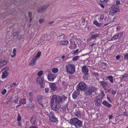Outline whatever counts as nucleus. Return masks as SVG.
I'll list each match as a JSON object with an SVG mask.
<instances>
[{
	"instance_id": "obj_1",
	"label": "nucleus",
	"mask_w": 128,
	"mask_h": 128,
	"mask_svg": "<svg viewBox=\"0 0 128 128\" xmlns=\"http://www.w3.org/2000/svg\"><path fill=\"white\" fill-rule=\"evenodd\" d=\"M67 98L64 96L54 95L51 99L52 108L54 111L58 110L61 107L60 103L63 102Z\"/></svg>"
},
{
	"instance_id": "obj_2",
	"label": "nucleus",
	"mask_w": 128,
	"mask_h": 128,
	"mask_svg": "<svg viewBox=\"0 0 128 128\" xmlns=\"http://www.w3.org/2000/svg\"><path fill=\"white\" fill-rule=\"evenodd\" d=\"M69 122L72 125L74 126L77 128H80L82 125V122L76 118H74L71 119Z\"/></svg>"
},
{
	"instance_id": "obj_3",
	"label": "nucleus",
	"mask_w": 128,
	"mask_h": 128,
	"mask_svg": "<svg viewBox=\"0 0 128 128\" xmlns=\"http://www.w3.org/2000/svg\"><path fill=\"white\" fill-rule=\"evenodd\" d=\"M97 90V89L93 86H89L85 90L84 94L86 96L92 95V93Z\"/></svg>"
},
{
	"instance_id": "obj_4",
	"label": "nucleus",
	"mask_w": 128,
	"mask_h": 128,
	"mask_svg": "<svg viewBox=\"0 0 128 128\" xmlns=\"http://www.w3.org/2000/svg\"><path fill=\"white\" fill-rule=\"evenodd\" d=\"M67 72L70 74H73L75 71V66L73 64H68L66 66Z\"/></svg>"
},
{
	"instance_id": "obj_5",
	"label": "nucleus",
	"mask_w": 128,
	"mask_h": 128,
	"mask_svg": "<svg viewBox=\"0 0 128 128\" xmlns=\"http://www.w3.org/2000/svg\"><path fill=\"white\" fill-rule=\"evenodd\" d=\"M86 87V84L82 82H80L77 86L76 89L80 91V90L84 91L85 90Z\"/></svg>"
},
{
	"instance_id": "obj_6",
	"label": "nucleus",
	"mask_w": 128,
	"mask_h": 128,
	"mask_svg": "<svg viewBox=\"0 0 128 128\" xmlns=\"http://www.w3.org/2000/svg\"><path fill=\"white\" fill-rule=\"evenodd\" d=\"M9 69V68L8 67H5L2 69L1 72H2V78H6L8 76V74L7 72Z\"/></svg>"
},
{
	"instance_id": "obj_7",
	"label": "nucleus",
	"mask_w": 128,
	"mask_h": 128,
	"mask_svg": "<svg viewBox=\"0 0 128 128\" xmlns=\"http://www.w3.org/2000/svg\"><path fill=\"white\" fill-rule=\"evenodd\" d=\"M48 117L50 120L52 122H56L57 121V118L54 116V113L52 112H50L48 114Z\"/></svg>"
},
{
	"instance_id": "obj_8",
	"label": "nucleus",
	"mask_w": 128,
	"mask_h": 128,
	"mask_svg": "<svg viewBox=\"0 0 128 128\" xmlns=\"http://www.w3.org/2000/svg\"><path fill=\"white\" fill-rule=\"evenodd\" d=\"M123 33V32H119L117 34L114 36L110 40H116L120 38L122 36Z\"/></svg>"
},
{
	"instance_id": "obj_9",
	"label": "nucleus",
	"mask_w": 128,
	"mask_h": 128,
	"mask_svg": "<svg viewBox=\"0 0 128 128\" xmlns=\"http://www.w3.org/2000/svg\"><path fill=\"white\" fill-rule=\"evenodd\" d=\"M102 99L100 98L99 97H97L94 100L95 105L97 106H101Z\"/></svg>"
},
{
	"instance_id": "obj_10",
	"label": "nucleus",
	"mask_w": 128,
	"mask_h": 128,
	"mask_svg": "<svg viewBox=\"0 0 128 128\" xmlns=\"http://www.w3.org/2000/svg\"><path fill=\"white\" fill-rule=\"evenodd\" d=\"M49 5L47 4L43 6L40 7L37 9V11L38 13H42L44 12L48 7Z\"/></svg>"
},
{
	"instance_id": "obj_11",
	"label": "nucleus",
	"mask_w": 128,
	"mask_h": 128,
	"mask_svg": "<svg viewBox=\"0 0 128 128\" xmlns=\"http://www.w3.org/2000/svg\"><path fill=\"white\" fill-rule=\"evenodd\" d=\"M76 39L75 38L74 39H70V41L71 43V45L70 46L69 48L70 49H73L76 46V45L75 42Z\"/></svg>"
},
{
	"instance_id": "obj_12",
	"label": "nucleus",
	"mask_w": 128,
	"mask_h": 128,
	"mask_svg": "<svg viewBox=\"0 0 128 128\" xmlns=\"http://www.w3.org/2000/svg\"><path fill=\"white\" fill-rule=\"evenodd\" d=\"M36 100L39 104H40L42 107H44V105L42 102L43 97L41 96L38 95L36 97Z\"/></svg>"
},
{
	"instance_id": "obj_13",
	"label": "nucleus",
	"mask_w": 128,
	"mask_h": 128,
	"mask_svg": "<svg viewBox=\"0 0 128 128\" xmlns=\"http://www.w3.org/2000/svg\"><path fill=\"white\" fill-rule=\"evenodd\" d=\"M49 86L51 89L50 91V92L52 93L56 90V87L54 83H50Z\"/></svg>"
},
{
	"instance_id": "obj_14",
	"label": "nucleus",
	"mask_w": 128,
	"mask_h": 128,
	"mask_svg": "<svg viewBox=\"0 0 128 128\" xmlns=\"http://www.w3.org/2000/svg\"><path fill=\"white\" fill-rule=\"evenodd\" d=\"M56 78V76L54 74H49L47 76V78L48 80L50 81H52L54 80Z\"/></svg>"
},
{
	"instance_id": "obj_15",
	"label": "nucleus",
	"mask_w": 128,
	"mask_h": 128,
	"mask_svg": "<svg viewBox=\"0 0 128 128\" xmlns=\"http://www.w3.org/2000/svg\"><path fill=\"white\" fill-rule=\"evenodd\" d=\"M37 121L36 116L35 114L32 116L30 119V122L31 124H34Z\"/></svg>"
},
{
	"instance_id": "obj_16",
	"label": "nucleus",
	"mask_w": 128,
	"mask_h": 128,
	"mask_svg": "<svg viewBox=\"0 0 128 128\" xmlns=\"http://www.w3.org/2000/svg\"><path fill=\"white\" fill-rule=\"evenodd\" d=\"M80 91L77 89L72 94V97L74 99H75L78 97L80 94Z\"/></svg>"
},
{
	"instance_id": "obj_17",
	"label": "nucleus",
	"mask_w": 128,
	"mask_h": 128,
	"mask_svg": "<svg viewBox=\"0 0 128 128\" xmlns=\"http://www.w3.org/2000/svg\"><path fill=\"white\" fill-rule=\"evenodd\" d=\"M36 60H37L34 58H32L29 63V65L31 66H34L36 64Z\"/></svg>"
},
{
	"instance_id": "obj_18",
	"label": "nucleus",
	"mask_w": 128,
	"mask_h": 128,
	"mask_svg": "<svg viewBox=\"0 0 128 128\" xmlns=\"http://www.w3.org/2000/svg\"><path fill=\"white\" fill-rule=\"evenodd\" d=\"M27 98L29 102H32L34 100L33 92H30Z\"/></svg>"
},
{
	"instance_id": "obj_19",
	"label": "nucleus",
	"mask_w": 128,
	"mask_h": 128,
	"mask_svg": "<svg viewBox=\"0 0 128 128\" xmlns=\"http://www.w3.org/2000/svg\"><path fill=\"white\" fill-rule=\"evenodd\" d=\"M82 71L84 74L88 73V69L86 65L82 67Z\"/></svg>"
},
{
	"instance_id": "obj_20",
	"label": "nucleus",
	"mask_w": 128,
	"mask_h": 128,
	"mask_svg": "<svg viewBox=\"0 0 128 128\" xmlns=\"http://www.w3.org/2000/svg\"><path fill=\"white\" fill-rule=\"evenodd\" d=\"M68 40H62L58 41L57 42V45L59 44L61 45H64L68 44Z\"/></svg>"
},
{
	"instance_id": "obj_21",
	"label": "nucleus",
	"mask_w": 128,
	"mask_h": 128,
	"mask_svg": "<svg viewBox=\"0 0 128 128\" xmlns=\"http://www.w3.org/2000/svg\"><path fill=\"white\" fill-rule=\"evenodd\" d=\"M99 82L103 88H106L108 85L107 83L104 81H100Z\"/></svg>"
},
{
	"instance_id": "obj_22",
	"label": "nucleus",
	"mask_w": 128,
	"mask_h": 128,
	"mask_svg": "<svg viewBox=\"0 0 128 128\" xmlns=\"http://www.w3.org/2000/svg\"><path fill=\"white\" fill-rule=\"evenodd\" d=\"M102 103L103 105L108 108H110L111 106V105L106 100L102 102Z\"/></svg>"
},
{
	"instance_id": "obj_23",
	"label": "nucleus",
	"mask_w": 128,
	"mask_h": 128,
	"mask_svg": "<svg viewBox=\"0 0 128 128\" xmlns=\"http://www.w3.org/2000/svg\"><path fill=\"white\" fill-rule=\"evenodd\" d=\"M112 8L115 10L116 12H118L120 10L119 6L117 4L113 5L112 7Z\"/></svg>"
},
{
	"instance_id": "obj_24",
	"label": "nucleus",
	"mask_w": 128,
	"mask_h": 128,
	"mask_svg": "<svg viewBox=\"0 0 128 128\" xmlns=\"http://www.w3.org/2000/svg\"><path fill=\"white\" fill-rule=\"evenodd\" d=\"M35 106V105L32 102H30L28 106V107L29 108L32 109H34V108Z\"/></svg>"
},
{
	"instance_id": "obj_25",
	"label": "nucleus",
	"mask_w": 128,
	"mask_h": 128,
	"mask_svg": "<svg viewBox=\"0 0 128 128\" xmlns=\"http://www.w3.org/2000/svg\"><path fill=\"white\" fill-rule=\"evenodd\" d=\"M107 79L109 81L112 83H113V78L112 76H109L107 78Z\"/></svg>"
},
{
	"instance_id": "obj_26",
	"label": "nucleus",
	"mask_w": 128,
	"mask_h": 128,
	"mask_svg": "<svg viewBox=\"0 0 128 128\" xmlns=\"http://www.w3.org/2000/svg\"><path fill=\"white\" fill-rule=\"evenodd\" d=\"M8 62L7 60L0 61V66H2L6 64Z\"/></svg>"
},
{
	"instance_id": "obj_27",
	"label": "nucleus",
	"mask_w": 128,
	"mask_h": 128,
	"mask_svg": "<svg viewBox=\"0 0 128 128\" xmlns=\"http://www.w3.org/2000/svg\"><path fill=\"white\" fill-rule=\"evenodd\" d=\"M19 102L20 103L22 104H25L26 103V99L23 98L20 100Z\"/></svg>"
},
{
	"instance_id": "obj_28",
	"label": "nucleus",
	"mask_w": 128,
	"mask_h": 128,
	"mask_svg": "<svg viewBox=\"0 0 128 128\" xmlns=\"http://www.w3.org/2000/svg\"><path fill=\"white\" fill-rule=\"evenodd\" d=\"M94 24L97 26H100L102 24L101 23L98 22L96 20H94L93 22Z\"/></svg>"
},
{
	"instance_id": "obj_29",
	"label": "nucleus",
	"mask_w": 128,
	"mask_h": 128,
	"mask_svg": "<svg viewBox=\"0 0 128 128\" xmlns=\"http://www.w3.org/2000/svg\"><path fill=\"white\" fill-rule=\"evenodd\" d=\"M41 52L40 51L38 52L36 56L34 57V58L37 60L38 58H40V56L41 55Z\"/></svg>"
},
{
	"instance_id": "obj_30",
	"label": "nucleus",
	"mask_w": 128,
	"mask_h": 128,
	"mask_svg": "<svg viewBox=\"0 0 128 128\" xmlns=\"http://www.w3.org/2000/svg\"><path fill=\"white\" fill-rule=\"evenodd\" d=\"M80 112L79 110H78L75 112V114L76 116L78 117H80Z\"/></svg>"
},
{
	"instance_id": "obj_31",
	"label": "nucleus",
	"mask_w": 128,
	"mask_h": 128,
	"mask_svg": "<svg viewBox=\"0 0 128 128\" xmlns=\"http://www.w3.org/2000/svg\"><path fill=\"white\" fill-rule=\"evenodd\" d=\"M84 74V75L83 76V78L84 80H87L88 79V73H86Z\"/></svg>"
},
{
	"instance_id": "obj_32",
	"label": "nucleus",
	"mask_w": 128,
	"mask_h": 128,
	"mask_svg": "<svg viewBox=\"0 0 128 128\" xmlns=\"http://www.w3.org/2000/svg\"><path fill=\"white\" fill-rule=\"evenodd\" d=\"M43 81V80L40 78H38L36 79L37 82L38 84H40Z\"/></svg>"
},
{
	"instance_id": "obj_33",
	"label": "nucleus",
	"mask_w": 128,
	"mask_h": 128,
	"mask_svg": "<svg viewBox=\"0 0 128 128\" xmlns=\"http://www.w3.org/2000/svg\"><path fill=\"white\" fill-rule=\"evenodd\" d=\"M52 71L53 73H57L58 71V70L57 68H54L52 69Z\"/></svg>"
},
{
	"instance_id": "obj_34",
	"label": "nucleus",
	"mask_w": 128,
	"mask_h": 128,
	"mask_svg": "<svg viewBox=\"0 0 128 128\" xmlns=\"http://www.w3.org/2000/svg\"><path fill=\"white\" fill-rule=\"evenodd\" d=\"M98 36V34H94V35H92L91 36L90 38L91 39L92 38L93 39H95V38H97Z\"/></svg>"
},
{
	"instance_id": "obj_35",
	"label": "nucleus",
	"mask_w": 128,
	"mask_h": 128,
	"mask_svg": "<svg viewBox=\"0 0 128 128\" xmlns=\"http://www.w3.org/2000/svg\"><path fill=\"white\" fill-rule=\"evenodd\" d=\"M70 39L75 38L74 37V34L73 33H71L70 35Z\"/></svg>"
},
{
	"instance_id": "obj_36",
	"label": "nucleus",
	"mask_w": 128,
	"mask_h": 128,
	"mask_svg": "<svg viewBox=\"0 0 128 128\" xmlns=\"http://www.w3.org/2000/svg\"><path fill=\"white\" fill-rule=\"evenodd\" d=\"M44 90L46 93H48L50 91V88H45Z\"/></svg>"
},
{
	"instance_id": "obj_37",
	"label": "nucleus",
	"mask_w": 128,
	"mask_h": 128,
	"mask_svg": "<svg viewBox=\"0 0 128 128\" xmlns=\"http://www.w3.org/2000/svg\"><path fill=\"white\" fill-rule=\"evenodd\" d=\"M117 12H116L115 10L112 8L110 11V12L111 14H114L116 13Z\"/></svg>"
},
{
	"instance_id": "obj_38",
	"label": "nucleus",
	"mask_w": 128,
	"mask_h": 128,
	"mask_svg": "<svg viewBox=\"0 0 128 128\" xmlns=\"http://www.w3.org/2000/svg\"><path fill=\"white\" fill-rule=\"evenodd\" d=\"M79 56H76L72 58V60L74 61L77 60L79 57Z\"/></svg>"
},
{
	"instance_id": "obj_39",
	"label": "nucleus",
	"mask_w": 128,
	"mask_h": 128,
	"mask_svg": "<svg viewBox=\"0 0 128 128\" xmlns=\"http://www.w3.org/2000/svg\"><path fill=\"white\" fill-rule=\"evenodd\" d=\"M40 84V86L41 88H44V87L45 86L44 83L43 81Z\"/></svg>"
},
{
	"instance_id": "obj_40",
	"label": "nucleus",
	"mask_w": 128,
	"mask_h": 128,
	"mask_svg": "<svg viewBox=\"0 0 128 128\" xmlns=\"http://www.w3.org/2000/svg\"><path fill=\"white\" fill-rule=\"evenodd\" d=\"M43 74V72L40 70V71L38 73V75L39 76H40Z\"/></svg>"
},
{
	"instance_id": "obj_41",
	"label": "nucleus",
	"mask_w": 128,
	"mask_h": 128,
	"mask_svg": "<svg viewBox=\"0 0 128 128\" xmlns=\"http://www.w3.org/2000/svg\"><path fill=\"white\" fill-rule=\"evenodd\" d=\"M21 120V117L20 116V114L19 113H18V116L17 117V121H18L19 122V121H20Z\"/></svg>"
},
{
	"instance_id": "obj_42",
	"label": "nucleus",
	"mask_w": 128,
	"mask_h": 128,
	"mask_svg": "<svg viewBox=\"0 0 128 128\" xmlns=\"http://www.w3.org/2000/svg\"><path fill=\"white\" fill-rule=\"evenodd\" d=\"M98 4L101 7L103 8H104V4L102 3H99Z\"/></svg>"
},
{
	"instance_id": "obj_43",
	"label": "nucleus",
	"mask_w": 128,
	"mask_h": 128,
	"mask_svg": "<svg viewBox=\"0 0 128 128\" xmlns=\"http://www.w3.org/2000/svg\"><path fill=\"white\" fill-rule=\"evenodd\" d=\"M85 22V19L83 18L82 17V24L83 25H84V23Z\"/></svg>"
},
{
	"instance_id": "obj_44",
	"label": "nucleus",
	"mask_w": 128,
	"mask_h": 128,
	"mask_svg": "<svg viewBox=\"0 0 128 128\" xmlns=\"http://www.w3.org/2000/svg\"><path fill=\"white\" fill-rule=\"evenodd\" d=\"M66 36L64 34H62L61 35H60L59 36H58L57 37L58 38H60L62 36V38H65Z\"/></svg>"
},
{
	"instance_id": "obj_45",
	"label": "nucleus",
	"mask_w": 128,
	"mask_h": 128,
	"mask_svg": "<svg viewBox=\"0 0 128 128\" xmlns=\"http://www.w3.org/2000/svg\"><path fill=\"white\" fill-rule=\"evenodd\" d=\"M17 85V84L16 83H13L10 85V87H12L14 86H16Z\"/></svg>"
},
{
	"instance_id": "obj_46",
	"label": "nucleus",
	"mask_w": 128,
	"mask_h": 128,
	"mask_svg": "<svg viewBox=\"0 0 128 128\" xmlns=\"http://www.w3.org/2000/svg\"><path fill=\"white\" fill-rule=\"evenodd\" d=\"M124 58L125 59H126L127 60H128V53L124 55Z\"/></svg>"
},
{
	"instance_id": "obj_47",
	"label": "nucleus",
	"mask_w": 128,
	"mask_h": 128,
	"mask_svg": "<svg viewBox=\"0 0 128 128\" xmlns=\"http://www.w3.org/2000/svg\"><path fill=\"white\" fill-rule=\"evenodd\" d=\"M44 18L40 19L39 20V22L40 24L42 23V22H44Z\"/></svg>"
},
{
	"instance_id": "obj_48",
	"label": "nucleus",
	"mask_w": 128,
	"mask_h": 128,
	"mask_svg": "<svg viewBox=\"0 0 128 128\" xmlns=\"http://www.w3.org/2000/svg\"><path fill=\"white\" fill-rule=\"evenodd\" d=\"M6 90L5 89H4L2 92V95H4L6 93Z\"/></svg>"
},
{
	"instance_id": "obj_49",
	"label": "nucleus",
	"mask_w": 128,
	"mask_h": 128,
	"mask_svg": "<svg viewBox=\"0 0 128 128\" xmlns=\"http://www.w3.org/2000/svg\"><path fill=\"white\" fill-rule=\"evenodd\" d=\"M54 22V21H52L49 22L48 24V26H51L52 25V24Z\"/></svg>"
},
{
	"instance_id": "obj_50",
	"label": "nucleus",
	"mask_w": 128,
	"mask_h": 128,
	"mask_svg": "<svg viewBox=\"0 0 128 128\" xmlns=\"http://www.w3.org/2000/svg\"><path fill=\"white\" fill-rule=\"evenodd\" d=\"M17 37L18 39L20 40L22 38V36L20 34H18L17 36Z\"/></svg>"
},
{
	"instance_id": "obj_51",
	"label": "nucleus",
	"mask_w": 128,
	"mask_h": 128,
	"mask_svg": "<svg viewBox=\"0 0 128 128\" xmlns=\"http://www.w3.org/2000/svg\"><path fill=\"white\" fill-rule=\"evenodd\" d=\"M79 50L78 49H77L75 50H74L73 52V54H76V53H77L78 52Z\"/></svg>"
},
{
	"instance_id": "obj_52",
	"label": "nucleus",
	"mask_w": 128,
	"mask_h": 128,
	"mask_svg": "<svg viewBox=\"0 0 128 128\" xmlns=\"http://www.w3.org/2000/svg\"><path fill=\"white\" fill-rule=\"evenodd\" d=\"M16 50L15 48H14L13 50V54H14L16 55Z\"/></svg>"
},
{
	"instance_id": "obj_53",
	"label": "nucleus",
	"mask_w": 128,
	"mask_h": 128,
	"mask_svg": "<svg viewBox=\"0 0 128 128\" xmlns=\"http://www.w3.org/2000/svg\"><path fill=\"white\" fill-rule=\"evenodd\" d=\"M128 77V74H126L122 76V78H124Z\"/></svg>"
},
{
	"instance_id": "obj_54",
	"label": "nucleus",
	"mask_w": 128,
	"mask_h": 128,
	"mask_svg": "<svg viewBox=\"0 0 128 128\" xmlns=\"http://www.w3.org/2000/svg\"><path fill=\"white\" fill-rule=\"evenodd\" d=\"M93 75L96 76H99V74L98 73L94 72L93 73Z\"/></svg>"
},
{
	"instance_id": "obj_55",
	"label": "nucleus",
	"mask_w": 128,
	"mask_h": 128,
	"mask_svg": "<svg viewBox=\"0 0 128 128\" xmlns=\"http://www.w3.org/2000/svg\"><path fill=\"white\" fill-rule=\"evenodd\" d=\"M61 58L62 59V60L64 61H65L66 59V58H65V56H62L61 57Z\"/></svg>"
},
{
	"instance_id": "obj_56",
	"label": "nucleus",
	"mask_w": 128,
	"mask_h": 128,
	"mask_svg": "<svg viewBox=\"0 0 128 128\" xmlns=\"http://www.w3.org/2000/svg\"><path fill=\"white\" fill-rule=\"evenodd\" d=\"M28 15L29 18H31L32 16V13L31 12H29L28 13Z\"/></svg>"
},
{
	"instance_id": "obj_57",
	"label": "nucleus",
	"mask_w": 128,
	"mask_h": 128,
	"mask_svg": "<svg viewBox=\"0 0 128 128\" xmlns=\"http://www.w3.org/2000/svg\"><path fill=\"white\" fill-rule=\"evenodd\" d=\"M104 17V14H102L100 17V19L101 20H102Z\"/></svg>"
},
{
	"instance_id": "obj_58",
	"label": "nucleus",
	"mask_w": 128,
	"mask_h": 128,
	"mask_svg": "<svg viewBox=\"0 0 128 128\" xmlns=\"http://www.w3.org/2000/svg\"><path fill=\"white\" fill-rule=\"evenodd\" d=\"M17 34V33L16 32H14L12 34L13 36L15 37L16 36Z\"/></svg>"
},
{
	"instance_id": "obj_59",
	"label": "nucleus",
	"mask_w": 128,
	"mask_h": 128,
	"mask_svg": "<svg viewBox=\"0 0 128 128\" xmlns=\"http://www.w3.org/2000/svg\"><path fill=\"white\" fill-rule=\"evenodd\" d=\"M112 94H114V95H115L116 93V92L115 90H112Z\"/></svg>"
},
{
	"instance_id": "obj_60",
	"label": "nucleus",
	"mask_w": 128,
	"mask_h": 128,
	"mask_svg": "<svg viewBox=\"0 0 128 128\" xmlns=\"http://www.w3.org/2000/svg\"><path fill=\"white\" fill-rule=\"evenodd\" d=\"M12 96H9L8 97V100H11Z\"/></svg>"
},
{
	"instance_id": "obj_61",
	"label": "nucleus",
	"mask_w": 128,
	"mask_h": 128,
	"mask_svg": "<svg viewBox=\"0 0 128 128\" xmlns=\"http://www.w3.org/2000/svg\"><path fill=\"white\" fill-rule=\"evenodd\" d=\"M113 117V116L112 115H110L109 116V120H110Z\"/></svg>"
},
{
	"instance_id": "obj_62",
	"label": "nucleus",
	"mask_w": 128,
	"mask_h": 128,
	"mask_svg": "<svg viewBox=\"0 0 128 128\" xmlns=\"http://www.w3.org/2000/svg\"><path fill=\"white\" fill-rule=\"evenodd\" d=\"M102 64L105 66H107V65H108V64L106 63H105L104 62H102Z\"/></svg>"
},
{
	"instance_id": "obj_63",
	"label": "nucleus",
	"mask_w": 128,
	"mask_h": 128,
	"mask_svg": "<svg viewBox=\"0 0 128 128\" xmlns=\"http://www.w3.org/2000/svg\"><path fill=\"white\" fill-rule=\"evenodd\" d=\"M101 94L103 96H105V94L103 91H102L101 92Z\"/></svg>"
},
{
	"instance_id": "obj_64",
	"label": "nucleus",
	"mask_w": 128,
	"mask_h": 128,
	"mask_svg": "<svg viewBox=\"0 0 128 128\" xmlns=\"http://www.w3.org/2000/svg\"><path fill=\"white\" fill-rule=\"evenodd\" d=\"M11 101V100H8V101H7L6 102V103L7 104H9Z\"/></svg>"
}]
</instances>
